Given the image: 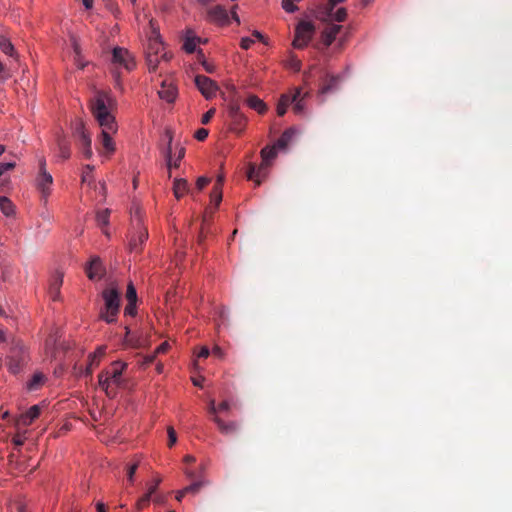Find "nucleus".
<instances>
[{
    "label": "nucleus",
    "mask_w": 512,
    "mask_h": 512,
    "mask_svg": "<svg viewBox=\"0 0 512 512\" xmlns=\"http://www.w3.org/2000/svg\"><path fill=\"white\" fill-rule=\"evenodd\" d=\"M115 106L116 100L109 93L103 91L97 92L90 104L91 112L102 129V146L108 153H112L115 150L112 140V134L117 131V123L112 113Z\"/></svg>",
    "instance_id": "f257e3e1"
},
{
    "label": "nucleus",
    "mask_w": 512,
    "mask_h": 512,
    "mask_svg": "<svg viewBox=\"0 0 512 512\" xmlns=\"http://www.w3.org/2000/svg\"><path fill=\"white\" fill-rule=\"evenodd\" d=\"M126 367V363L114 361L98 375V384L109 398H114L117 395V389L124 384L122 375Z\"/></svg>",
    "instance_id": "f03ea898"
},
{
    "label": "nucleus",
    "mask_w": 512,
    "mask_h": 512,
    "mask_svg": "<svg viewBox=\"0 0 512 512\" xmlns=\"http://www.w3.org/2000/svg\"><path fill=\"white\" fill-rule=\"evenodd\" d=\"M104 308L100 312V318L108 324L114 323L120 310V292L115 288H108L102 292Z\"/></svg>",
    "instance_id": "7ed1b4c3"
},
{
    "label": "nucleus",
    "mask_w": 512,
    "mask_h": 512,
    "mask_svg": "<svg viewBox=\"0 0 512 512\" xmlns=\"http://www.w3.org/2000/svg\"><path fill=\"white\" fill-rule=\"evenodd\" d=\"M314 31L315 26L312 22L301 21L296 27L293 46L298 49H302L307 46L313 37Z\"/></svg>",
    "instance_id": "20e7f679"
},
{
    "label": "nucleus",
    "mask_w": 512,
    "mask_h": 512,
    "mask_svg": "<svg viewBox=\"0 0 512 512\" xmlns=\"http://www.w3.org/2000/svg\"><path fill=\"white\" fill-rule=\"evenodd\" d=\"M53 184L52 175L46 170L45 158L39 159V172L36 178L37 189L41 192L42 197L46 200L50 195V187Z\"/></svg>",
    "instance_id": "39448f33"
},
{
    "label": "nucleus",
    "mask_w": 512,
    "mask_h": 512,
    "mask_svg": "<svg viewBox=\"0 0 512 512\" xmlns=\"http://www.w3.org/2000/svg\"><path fill=\"white\" fill-rule=\"evenodd\" d=\"M74 134L77 137L79 144L81 145L83 155L85 158L90 159L93 155L91 148V137L86 131L83 121H77L74 128Z\"/></svg>",
    "instance_id": "423d86ee"
},
{
    "label": "nucleus",
    "mask_w": 512,
    "mask_h": 512,
    "mask_svg": "<svg viewBox=\"0 0 512 512\" xmlns=\"http://www.w3.org/2000/svg\"><path fill=\"white\" fill-rule=\"evenodd\" d=\"M27 359L26 352L23 346H15L11 349L10 355L7 358V365L13 374H17L22 369Z\"/></svg>",
    "instance_id": "0eeeda50"
},
{
    "label": "nucleus",
    "mask_w": 512,
    "mask_h": 512,
    "mask_svg": "<svg viewBox=\"0 0 512 512\" xmlns=\"http://www.w3.org/2000/svg\"><path fill=\"white\" fill-rule=\"evenodd\" d=\"M112 62L116 66L125 68L127 71H131L135 67L133 56L127 49L122 47H115L113 49Z\"/></svg>",
    "instance_id": "6e6552de"
},
{
    "label": "nucleus",
    "mask_w": 512,
    "mask_h": 512,
    "mask_svg": "<svg viewBox=\"0 0 512 512\" xmlns=\"http://www.w3.org/2000/svg\"><path fill=\"white\" fill-rule=\"evenodd\" d=\"M195 85L206 99L213 98L219 89L215 81L204 75H197L195 77Z\"/></svg>",
    "instance_id": "1a4fd4ad"
},
{
    "label": "nucleus",
    "mask_w": 512,
    "mask_h": 512,
    "mask_svg": "<svg viewBox=\"0 0 512 512\" xmlns=\"http://www.w3.org/2000/svg\"><path fill=\"white\" fill-rule=\"evenodd\" d=\"M85 272L90 280H100L105 274L101 259L98 256H93L85 266Z\"/></svg>",
    "instance_id": "9d476101"
},
{
    "label": "nucleus",
    "mask_w": 512,
    "mask_h": 512,
    "mask_svg": "<svg viewBox=\"0 0 512 512\" xmlns=\"http://www.w3.org/2000/svg\"><path fill=\"white\" fill-rule=\"evenodd\" d=\"M228 115L235 126V129L242 127L245 125L246 117L242 114L240 110V105L237 101H231L228 107Z\"/></svg>",
    "instance_id": "9b49d317"
},
{
    "label": "nucleus",
    "mask_w": 512,
    "mask_h": 512,
    "mask_svg": "<svg viewBox=\"0 0 512 512\" xmlns=\"http://www.w3.org/2000/svg\"><path fill=\"white\" fill-rule=\"evenodd\" d=\"M138 231L137 234L134 235L129 242V248L131 252L140 253L142 250V245L148 239V231L145 228L140 226L138 223Z\"/></svg>",
    "instance_id": "f8f14e48"
},
{
    "label": "nucleus",
    "mask_w": 512,
    "mask_h": 512,
    "mask_svg": "<svg viewBox=\"0 0 512 512\" xmlns=\"http://www.w3.org/2000/svg\"><path fill=\"white\" fill-rule=\"evenodd\" d=\"M207 15L210 21L220 25H225L229 22L227 10L221 5L208 9Z\"/></svg>",
    "instance_id": "ddd939ff"
},
{
    "label": "nucleus",
    "mask_w": 512,
    "mask_h": 512,
    "mask_svg": "<svg viewBox=\"0 0 512 512\" xmlns=\"http://www.w3.org/2000/svg\"><path fill=\"white\" fill-rule=\"evenodd\" d=\"M167 136H168V145H167V148H166V151H165V158H166V162H167V167L169 169H171L172 167L178 168L180 161L185 156V148L181 147L179 149L178 155L176 157V160L174 162H172V135L170 134V132H167Z\"/></svg>",
    "instance_id": "4468645a"
},
{
    "label": "nucleus",
    "mask_w": 512,
    "mask_h": 512,
    "mask_svg": "<svg viewBox=\"0 0 512 512\" xmlns=\"http://www.w3.org/2000/svg\"><path fill=\"white\" fill-rule=\"evenodd\" d=\"M158 95L161 99L168 103H172L177 97V88L171 81L164 80L160 90L158 91Z\"/></svg>",
    "instance_id": "2eb2a0df"
},
{
    "label": "nucleus",
    "mask_w": 512,
    "mask_h": 512,
    "mask_svg": "<svg viewBox=\"0 0 512 512\" xmlns=\"http://www.w3.org/2000/svg\"><path fill=\"white\" fill-rule=\"evenodd\" d=\"M309 93L306 92L302 94L301 89L297 88L293 92L292 95H290V99H293V102L291 105H293V111L297 115H302L305 112V99L308 97Z\"/></svg>",
    "instance_id": "dca6fc26"
},
{
    "label": "nucleus",
    "mask_w": 512,
    "mask_h": 512,
    "mask_svg": "<svg viewBox=\"0 0 512 512\" xmlns=\"http://www.w3.org/2000/svg\"><path fill=\"white\" fill-rule=\"evenodd\" d=\"M41 407L39 405H33L29 408V410L22 415H20L18 419V424L22 426H29L32 422L37 419L40 415Z\"/></svg>",
    "instance_id": "f3484780"
},
{
    "label": "nucleus",
    "mask_w": 512,
    "mask_h": 512,
    "mask_svg": "<svg viewBox=\"0 0 512 512\" xmlns=\"http://www.w3.org/2000/svg\"><path fill=\"white\" fill-rule=\"evenodd\" d=\"M213 421L224 435H231L238 431V424L235 421L225 422L218 416L213 417Z\"/></svg>",
    "instance_id": "a211bd4d"
},
{
    "label": "nucleus",
    "mask_w": 512,
    "mask_h": 512,
    "mask_svg": "<svg viewBox=\"0 0 512 512\" xmlns=\"http://www.w3.org/2000/svg\"><path fill=\"white\" fill-rule=\"evenodd\" d=\"M340 82V77L335 75H329L327 74L325 78L323 79V82L320 87V93L321 94H327L332 91H335L338 87V84Z\"/></svg>",
    "instance_id": "6ab92c4d"
},
{
    "label": "nucleus",
    "mask_w": 512,
    "mask_h": 512,
    "mask_svg": "<svg viewBox=\"0 0 512 512\" xmlns=\"http://www.w3.org/2000/svg\"><path fill=\"white\" fill-rule=\"evenodd\" d=\"M163 50V43L160 40V35L153 31L152 36L149 38L147 45L146 54L153 53L154 55H159Z\"/></svg>",
    "instance_id": "aec40b11"
},
{
    "label": "nucleus",
    "mask_w": 512,
    "mask_h": 512,
    "mask_svg": "<svg viewBox=\"0 0 512 512\" xmlns=\"http://www.w3.org/2000/svg\"><path fill=\"white\" fill-rule=\"evenodd\" d=\"M63 284V273L56 272L50 283L49 293L54 301L58 300L60 295V288Z\"/></svg>",
    "instance_id": "412c9836"
},
{
    "label": "nucleus",
    "mask_w": 512,
    "mask_h": 512,
    "mask_svg": "<svg viewBox=\"0 0 512 512\" xmlns=\"http://www.w3.org/2000/svg\"><path fill=\"white\" fill-rule=\"evenodd\" d=\"M200 42L201 39L197 37L193 31L188 30L184 38L183 49L187 53H194L196 51L197 44Z\"/></svg>",
    "instance_id": "4be33fe9"
},
{
    "label": "nucleus",
    "mask_w": 512,
    "mask_h": 512,
    "mask_svg": "<svg viewBox=\"0 0 512 512\" xmlns=\"http://www.w3.org/2000/svg\"><path fill=\"white\" fill-rule=\"evenodd\" d=\"M340 30L341 26L337 24H332L325 29L322 35L325 46H330L333 43Z\"/></svg>",
    "instance_id": "5701e85b"
},
{
    "label": "nucleus",
    "mask_w": 512,
    "mask_h": 512,
    "mask_svg": "<svg viewBox=\"0 0 512 512\" xmlns=\"http://www.w3.org/2000/svg\"><path fill=\"white\" fill-rule=\"evenodd\" d=\"M246 104L259 114H264L267 111V105L256 95H249L246 99Z\"/></svg>",
    "instance_id": "b1692460"
},
{
    "label": "nucleus",
    "mask_w": 512,
    "mask_h": 512,
    "mask_svg": "<svg viewBox=\"0 0 512 512\" xmlns=\"http://www.w3.org/2000/svg\"><path fill=\"white\" fill-rule=\"evenodd\" d=\"M57 147H58V157L62 160H67L70 155V145L63 136H58L57 138Z\"/></svg>",
    "instance_id": "393cba45"
},
{
    "label": "nucleus",
    "mask_w": 512,
    "mask_h": 512,
    "mask_svg": "<svg viewBox=\"0 0 512 512\" xmlns=\"http://www.w3.org/2000/svg\"><path fill=\"white\" fill-rule=\"evenodd\" d=\"M174 195L177 199L181 198L185 193L189 191V185L185 179H175L173 183Z\"/></svg>",
    "instance_id": "a878e982"
},
{
    "label": "nucleus",
    "mask_w": 512,
    "mask_h": 512,
    "mask_svg": "<svg viewBox=\"0 0 512 512\" xmlns=\"http://www.w3.org/2000/svg\"><path fill=\"white\" fill-rule=\"evenodd\" d=\"M292 102H293V99H290L289 94L281 95V97L278 101V104H277L278 116H283L286 113L287 108L291 105Z\"/></svg>",
    "instance_id": "bb28decb"
},
{
    "label": "nucleus",
    "mask_w": 512,
    "mask_h": 512,
    "mask_svg": "<svg viewBox=\"0 0 512 512\" xmlns=\"http://www.w3.org/2000/svg\"><path fill=\"white\" fill-rule=\"evenodd\" d=\"M294 134H295L294 129L290 128V129L286 130L281 135V137L277 140L276 147L281 148V149L286 148L287 145L289 144V142L291 141V139L293 138Z\"/></svg>",
    "instance_id": "cd10ccee"
},
{
    "label": "nucleus",
    "mask_w": 512,
    "mask_h": 512,
    "mask_svg": "<svg viewBox=\"0 0 512 512\" xmlns=\"http://www.w3.org/2000/svg\"><path fill=\"white\" fill-rule=\"evenodd\" d=\"M276 145L274 147H265L261 150L262 161L266 164H270L271 161L277 156Z\"/></svg>",
    "instance_id": "c85d7f7f"
},
{
    "label": "nucleus",
    "mask_w": 512,
    "mask_h": 512,
    "mask_svg": "<svg viewBox=\"0 0 512 512\" xmlns=\"http://www.w3.org/2000/svg\"><path fill=\"white\" fill-rule=\"evenodd\" d=\"M0 49L3 53H5L11 57L16 56L14 46L10 42V40L7 38H4V37L0 38Z\"/></svg>",
    "instance_id": "c756f323"
},
{
    "label": "nucleus",
    "mask_w": 512,
    "mask_h": 512,
    "mask_svg": "<svg viewBox=\"0 0 512 512\" xmlns=\"http://www.w3.org/2000/svg\"><path fill=\"white\" fill-rule=\"evenodd\" d=\"M155 493V487H149L148 492L144 494L138 501H137V509L141 510L145 507H147L151 501L152 495Z\"/></svg>",
    "instance_id": "7c9ffc66"
},
{
    "label": "nucleus",
    "mask_w": 512,
    "mask_h": 512,
    "mask_svg": "<svg viewBox=\"0 0 512 512\" xmlns=\"http://www.w3.org/2000/svg\"><path fill=\"white\" fill-rule=\"evenodd\" d=\"M44 379L45 377L43 374H34L32 379L27 383V389L30 391L38 389L44 383Z\"/></svg>",
    "instance_id": "2f4dec72"
},
{
    "label": "nucleus",
    "mask_w": 512,
    "mask_h": 512,
    "mask_svg": "<svg viewBox=\"0 0 512 512\" xmlns=\"http://www.w3.org/2000/svg\"><path fill=\"white\" fill-rule=\"evenodd\" d=\"M0 210L6 216H10L13 214L14 206L7 197H0Z\"/></svg>",
    "instance_id": "473e14b6"
},
{
    "label": "nucleus",
    "mask_w": 512,
    "mask_h": 512,
    "mask_svg": "<svg viewBox=\"0 0 512 512\" xmlns=\"http://www.w3.org/2000/svg\"><path fill=\"white\" fill-rule=\"evenodd\" d=\"M88 365L84 371V375L86 377H91L93 373V368L99 364V361L97 360V354H90L88 356Z\"/></svg>",
    "instance_id": "72a5a7b5"
},
{
    "label": "nucleus",
    "mask_w": 512,
    "mask_h": 512,
    "mask_svg": "<svg viewBox=\"0 0 512 512\" xmlns=\"http://www.w3.org/2000/svg\"><path fill=\"white\" fill-rule=\"evenodd\" d=\"M146 62L150 71H155L160 63L159 55L153 53L146 54Z\"/></svg>",
    "instance_id": "f704fd0d"
},
{
    "label": "nucleus",
    "mask_w": 512,
    "mask_h": 512,
    "mask_svg": "<svg viewBox=\"0 0 512 512\" xmlns=\"http://www.w3.org/2000/svg\"><path fill=\"white\" fill-rule=\"evenodd\" d=\"M247 177L249 180L255 181L256 185L261 184V180L259 178V170H257V166H255L254 164L249 165Z\"/></svg>",
    "instance_id": "c9c22d12"
},
{
    "label": "nucleus",
    "mask_w": 512,
    "mask_h": 512,
    "mask_svg": "<svg viewBox=\"0 0 512 512\" xmlns=\"http://www.w3.org/2000/svg\"><path fill=\"white\" fill-rule=\"evenodd\" d=\"M109 216H110V210L104 209V210L97 212L96 220L100 226H105L108 224Z\"/></svg>",
    "instance_id": "e433bc0d"
},
{
    "label": "nucleus",
    "mask_w": 512,
    "mask_h": 512,
    "mask_svg": "<svg viewBox=\"0 0 512 512\" xmlns=\"http://www.w3.org/2000/svg\"><path fill=\"white\" fill-rule=\"evenodd\" d=\"M126 298L128 303H136L137 302V293L134 285L129 283L126 291Z\"/></svg>",
    "instance_id": "4c0bfd02"
},
{
    "label": "nucleus",
    "mask_w": 512,
    "mask_h": 512,
    "mask_svg": "<svg viewBox=\"0 0 512 512\" xmlns=\"http://www.w3.org/2000/svg\"><path fill=\"white\" fill-rule=\"evenodd\" d=\"M205 482L202 481V480H199V481H196L194 483H192L191 485L185 487V491L188 493H192V494H197L200 489L204 486Z\"/></svg>",
    "instance_id": "58836bf2"
},
{
    "label": "nucleus",
    "mask_w": 512,
    "mask_h": 512,
    "mask_svg": "<svg viewBox=\"0 0 512 512\" xmlns=\"http://www.w3.org/2000/svg\"><path fill=\"white\" fill-rule=\"evenodd\" d=\"M93 170H94V167L91 165L84 166L83 173H82V182L83 183L91 181Z\"/></svg>",
    "instance_id": "ea45409f"
},
{
    "label": "nucleus",
    "mask_w": 512,
    "mask_h": 512,
    "mask_svg": "<svg viewBox=\"0 0 512 512\" xmlns=\"http://www.w3.org/2000/svg\"><path fill=\"white\" fill-rule=\"evenodd\" d=\"M331 17L337 22H343L346 19L347 11L345 8H339L334 14L330 11Z\"/></svg>",
    "instance_id": "a19ab883"
},
{
    "label": "nucleus",
    "mask_w": 512,
    "mask_h": 512,
    "mask_svg": "<svg viewBox=\"0 0 512 512\" xmlns=\"http://www.w3.org/2000/svg\"><path fill=\"white\" fill-rule=\"evenodd\" d=\"M125 343L132 346V347H139L140 342L139 340H135L132 337H130V329L128 326L125 327Z\"/></svg>",
    "instance_id": "79ce46f5"
},
{
    "label": "nucleus",
    "mask_w": 512,
    "mask_h": 512,
    "mask_svg": "<svg viewBox=\"0 0 512 512\" xmlns=\"http://www.w3.org/2000/svg\"><path fill=\"white\" fill-rule=\"evenodd\" d=\"M282 8L287 13H293L298 9L293 0H282Z\"/></svg>",
    "instance_id": "37998d69"
},
{
    "label": "nucleus",
    "mask_w": 512,
    "mask_h": 512,
    "mask_svg": "<svg viewBox=\"0 0 512 512\" xmlns=\"http://www.w3.org/2000/svg\"><path fill=\"white\" fill-rule=\"evenodd\" d=\"M167 433H168V446L172 447L177 442L176 432H175L174 428L170 426L167 429Z\"/></svg>",
    "instance_id": "c03bdc74"
},
{
    "label": "nucleus",
    "mask_w": 512,
    "mask_h": 512,
    "mask_svg": "<svg viewBox=\"0 0 512 512\" xmlns=\"http://www.w3.org/2000/svg\"><path fill=\"white\" fill-rule=\"evenodd\" d=\"M210 198L211 201L215 204V208H217L222 201V192L211 191Z\"/></svg>",
    "instance_id": "a18cd8bd"
},
{
    "label": "nucleus",
    "mask_w": 512,
    "mask_h": 512,
    "mask_svg": "<svg viewBox=\"0 0 512 512\" xmlns=\"http://www.w3.org/2000/svg\"><path fill=\"white\" fill-rule=\"evenodd\" d=\"M216 112V109L215 108H211L209 109L205 114H203L202 118H201V123L206 125L210 122L211 118L214 116Z\"/></svg>",
    "instance_id": "49530a36"
},
{
    "label": "nucleus",
    "mask_w": 512,
    "mask_h": 512,
    "mask_svg": "<svg viewBox=\"0 0 512 512\" xmlns=\"http://www.w3.org/2000/svg\"><path fill=\"white\" fill-rule=\"evenodd\" d=\"M208 134L209 132L207 129L200 128L195 132L194 136L198 141H204L208 137Z\"/></svg>",
    "instance_id": "de8ad7c7"
},
{
    "label": "nucleus",
    "mask_w": 512,
    "mask_h": 512,
    "mask_svg": "<svg viewBox=\"0 0 512 512\" xmlns=\"http://www.w3.org/2000/svg\"><path fill=\"white\" fill-rule=\"evenodd\" d=\"M136 303H128L124 309V314L127 316H135L136 315Z\"/></svg>",
    "instance_id": "09e8293b"
},
{
    "label": "nucleus",
    "mask_w": 512,
    "mask_h": 512,
    "mask_svg": "<svg viewBox=\"0 0 512 512\" xmlns=\"http://www.w3.org/2000/svg\"><path fill=\"white\" fill-rule=\"evenodd\" d=\"M210 179L208 177H199L196 181V187L199 191H201L206 185H208Z\"/></svg>",
    "instance_id": "8fccbe9b"
},
{
    "label": "nucleus",
    "mask_w": 512,
    "mask_h": 512,
    "mask_svg": "<svg viewBox=\"0 0 512 512\" xmlns=\"http://www.w3.org/2000/svg\"><path fill=\"white\" fill-rule=\"evenodd\" d=\"M137 468H138V463H134V464L128 466V468H127V476H128V480L130 482H133V477H134V475L136 473Z\"/></svg>",
    "instance_id": "3c124183"
},
{
    "label": "nucleus",
    "mask_w": 512,
    "mask_h": 512,
    "mask_svg": "<svg viewBox=\"0 0 512 512\" xmlns=\"http://www.w3.org/2000/svg\"><path fill=\"white\" fill-rule=\"evenodd\" d=\"M156 356H157V355H156L155 353H153V354H151V355H147V356L143 357V360H142V362H141V364H140V365H141L142 367H146V366L150 365L151 363H153V362H154V360H155Z\"/></svg>",
    "instance_id": "603ef678"
},
{
    "label": "nucleus",
    "mask_w": 512,
    "mask_h": 512,
    "mask_svg": "<svg viewBox=\"0 0 512 512\" xmlns=\"http://www.w3.org/2000/svg\"><path fill=\"white\" fill-rule=\"evenodd\" d=\"M11 75L10 73L7 71L6 67L4 64L0 63V81H5L7 80L8 78H10Z\"/></svg>",
    "instance_id": "864d4df0"
},
{
    "label": "nucleus",
    "mask_w": 512,
    "mask_h": 512,
    "mask_svg": "<svg viewBox=\"0 0 512 512\" xmlns=\"http://www.w3.org/2000/svg\"><path fill=\"white\" fill-rule=\"evenodd\" d=\"M254 43V40L249 37H244L241 39L240 46L242 49L247 50Z\"/></svg>",
    "instance_id": "5fc2aeb1"
},
{
    "label": "nucleus",
    "mask_w": 512,
    "mask_h": 512,
    "mask_svg": "<svg viewBox=\"0 0 512 512\" xmlns=\"http://www.w3.org/2000/svg\"><path fill=\"white\" fill-rule=\"evenodd\" d=\"M270 164H266L262 161V163L257 167V170H259V178H264L267 174V170Z\"/></svg>",
    "instance_id": "6e6d98bb"
},
{
    "label": "nucleus",
    "mask_w": 512,
    "mask_h": 512,
    "mask_svg": "<svg viewBox=\"0 0 512 512\" xmlns=\"http://www.w3.org/2000/svg\"><path fill=\"white\" fill-rule=\"evenodd\" d=\"M208 412L212 414L213 417L217 416L216 414L218 413V406H216L214 399L210 400L209 402Z\"/></svg>",
    "instance_id": "4d7b16f0"
},
{
    "label": "nucleus",
    "mask_w": 512,
    "mask_h": 512,
    "mask_svg": "<svg viewBox=\"0 0 512 512\" xmlns=\"http://www.w3.org/2000/svg\"><path fill=\"white\" fill-rule=\"evenodd\" d=\"M15 166V163L13 162H7V163H0V176L7 170L13 169Z\"/></svg>",
    "instance_id": "13d9d810"
},
{
    "label": "nucleus",
    "mask_w": 512,
    "mask_h": 512,
    "mask_svg": "<svg viewBox=\"0 0 512 512\" xmlns=\"http://www.w3.org/2000/svg\"><path fill=\"white\" fill-rule=\"evenodd\" d=\"M201 63L207 73H213L215 71V65L212 63H209L206 60H203Z\"/></svg>",
    "instance_id": "bf43d9fd"
},
{
    "label": "nucleus",
    "mask_w": 512,
    "mask_h": 512,
    "mask_svg": "<svg viewBox=\"0 0 512 512\" xmlns=\"http://www.w3.org/2000/svg\"><path fill=\"white\" fill-rule=\"evenodd\" d=\"M169 348V344L167 342H163L162 344H160L156 350L154 351V353L156 355L160 354V353H165Z\"/></svg>",
    "instance_id": "052dcab7"
},
{
    "label": "nucleus",
    "mask_w": 512,
    "mask_h": 512,
    "mask_svg": "<svg viewBox=\"0 0 512 512\" xmlns=\"http://www.w3.org/2000/svg\"><path fill=\"white\" fill-rule=\"evenodd\" d=\"M24 440V437L21 435H16L13 437L12 442L17 448H19L24 444Z\"/></svg>",
    "instance_id": "680f3d73"
},
{
    "label": "nucleus",
    "mask_w": 512,
    "mask_h": 512,
    "mask_svg": "<svg viewBox=\"0 0 512 512\" xmlns=\"http://www.w3.org/2000/svg\"><path fill=\"white\" fill-rule=\"evenodd\" d=\"M230 409V404L228 401H222L218 405V412H227Z\"/></svg>",
    "instance_id": "e2e57ef3"
},
{
    "label": "nucleus",
    "mask_w": 512,
    "mask_h": 512,
    "mask_svg": "<svg viewBox=\"0 0 512 512\" xmlns=\"http://www.w3.org/2000/svg\"><path fill=\"white\" fill-rule=\"evenodd\" d=\"M212 354L218 358H223L224 352L219 346H215L212 350Z\"/></svg>",
    "instance_id": "0e129e2a"
},
{
    "label": "nucleus",
    "mask_w": 512,
    "mask_h": 512,
    "mask_svg": "<svg viewBox=\"0 0 512 512\" xmlns=\"http://www.w3.org/2000/svg\"><path fill=\"white\" fill-rule=\"evenodd\" d=\"M210 354V351L207 347H202L200 352L198 353L199 358H207Z\"/></svg>",
    "instance_id": "69168bd1"
},
{
    "label": "nucleus",
    "mask_w": 512,
    "mask_h": 512,
    "mask_svg": "<svg viewBox=\"0 0 512 512\" xmlns=\"http://www.w3.org/2000/svg\"><path fill=\"white\" fill-rule=\"evenodd\" d=\"M290 66L295 71H299L301 69V62L297 59H292Z\"/></svg>",
    "instance_id": "338daca9"
},
{
    "label": "nucleus",
    "mask_w": 512,
    "mask_h": 512,
    "mask_svg": "<svg viewBox=\"0 0 512 512\" xmlns=\"http://www.w3.org/2000/svg\"><path fill=\"white\" fill-rule=\"evenodd\" d=\"M96 510H97V512H106V507H105L104 503L98 502L96 504Z\"/></svg>",
    "instance_id": "774afa93"
}]
</instances>
